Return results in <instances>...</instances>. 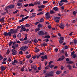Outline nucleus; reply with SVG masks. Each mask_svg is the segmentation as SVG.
<instances>
[{
    "instance_id": "nucleus-1",
    "label": "nucleus",
    "mask_w": 77,
    "mask_h": 77,
    "mask_svg": "<svg viewBox=\"0 0 77 77\" xmlns=\"http://www.w3.org/2000/svg\"><path fill=\"white\" fill-rule=\"evenodd\" d=\"M53 73H54V72L53 71H51L49 73H47L45 74V77H50V76H53Z\"/></svg>"
},
{
    "instance_id": "nucleus-2",
    "label": "nucleus",
    "mask_w": 77,
    "mask_h": 77,
    "mask_svg": "<svg viewBox=\"0 0 77 77\" xmlns=\"http://www.w3.org/2000/svg\"><path fill=\"white\" fill-rule=\"evenodd\" d=\"M28 48L27 46H24L20 48V50L21 51H26Z\"/></svg>"
},
{
    "instance_id": "nucleus-3",
    "label": "nucleus",
    "mask_w": 77,
    "mask_h": 77,
    "mask_svg": "<svg viewBox=\"0 0 77 77\" xmlns=\"http://www.w3.org/2000/svg\"><path fill=\"white\" fill-rule=\"evenodd\" d=\"M17 31H18L17 29H11L10 30V32H11V34H13V33H16Z\"/></svg>"
},
{
    "instance_id": "nucleus-4",
    "label": "nucleus",
    "mask_w": 77,
    "mask_h": 77,
    "mask_svg": "<svg viewBox=\"0 0 77 77\" xmlns=\"http://www.w3.org/2000/svg\"><path fill=\"white\" fill-rule=\"evenodd\" d=\"M31 68H33L34 70H36V68H37L36 65H33V64H32L31 66Z\"/></svg>"
},
{
    "instance_id": "nucleus-5",
    "label": "nucleus",
    "mask_w": 77,
    "mask_h": 77,
    "mask_svg": "<svg viewBox=\"0 0 77 77\" xmlns=\"http://www.w3.org/2000/svg\"><path fill=\"white\" fill-rule=\"evenodd\" d=\"M20 28H21V29L23 30V31H25L26 30V29L25 28V26L23 25L20 26Z\"/></svg>"
},
{
    "instance_id": "nucleus-6",
    "label": "nucleus",
    "mask_w": 77,
    "mask_h": 77,
    "mask_svg": "<svg viewBox=\"0 0 77 77\" xmlns=\"http://www.w3.org/2000/svg\"><path fill=\"white\" fill-rule=\"evenodd\" d=\"M59 27L61 28V29H64V27H65V25L64 24H63L62 23H61L60 24V25L59 26Z\"/></svg>"
},
{
    "instance_id": "nucleus-7",
    "label": "nucleus",
    "mask_w": 77,
    "mask_h": 77,
    "mask_svg": "<svg viewBox=\"0 0 77 77\" xmlns=\"http://www.w3.org/2000/svg\"><path fill=\"white\" fill-rule=\"evenodd\" d=\"M38 35H40V36H43L44 35V32L42 31H40L38 33Z\"/></svg>"
},
{
    "instance_id": "nucleus-8",
    "label": "nucleus",
    "mask_w": 77,
    "mask_h": 77,
    "mask_svg": "<svg viewBox=\"0 0 77 77\" xmlns=\"http://www.w3.org/2000/svg\"><path fill=\"white\" fill-rule=\"evenodd\" d=\"M11 63L13 65H16L17 63H18V61L17 60H14V61H12Z\"/></svg>"
},
{
    "instance_id": "nucleus-9",
    "label": "nucleus",
    "mask_w": 77,
    "mask_h": 77,
    "mask_svg": "<svg viewBox=\"0 0 77 77\" xmlns=\"http://www.w3.org/2000/svg\"><path fill=\"white\" fill-rule=\"evenodd\" d=\"M1 70L2 71H5V69H6V67L4 66H2L1 67Z\"/></svg>"
},
{
    "instance_id": "nucleus-10",
    "label": "nucleus",
    "mask_w": 77,
    "mask_h": 77,
    "mask_svg": "<svg viewBox=\"0 0 77 77\" xmlns=\"http://www.w3.org/2000/svg\"><path fill=\"white\" fill-rule=\"evenodd\" d=\"M17 5L18 6H22V3H21L20 2H17Z\"/></svg>"
},
{
    "instance_id": "nucleus-11",
    "label": "nucleus",
    "mask_w": 77,
    "mask_h": 77,
    "mask_svg": "<svg viewBox=\"0 0 77 77\" xmlns=\"http://www.w3.org/2000/svg\"><path fill=\"white\" fill-rule=\"evenodd\" d=\"M67 67L69 68V70H71L72 69V67L70 65H68Z\"/></svg>"
},
{
    "instance_id": "nucleus-12",
    "label": "nucleus",
    "mask_w": 77,
    "mask_h": 77,
    "mask_svg": "<svg viewBox=\"0 0 77 77\" xmlns=\"http://www.w3.org/2000/svg\"><path fill=\"white\" fill-rule=\"evenodd\" d=\"M18 53V52L17 51H15L12 53V54L13 55H16Z\"/></svg>"
},
{
    "instance_id": "nucleus-13",
    "label": "nucleus",
    "mask_w": 77,
    "mask_h": 77,
    "mask_svg": "<svg viewBox=\"0 0 77 77\" xmlns=\"http://www.w3.org/2000/svg\"><path fill=\"white\" fill-rule=\"evenodd\" d=\"M3 35L4 36H8V33L7 32H5L4 33Z\"/></svg>"
},
{
    "instance_id": "nucleus-14",
    "label": "nucleus",
    "mask_w": 77,
    "mask_h": 77,
    "mask_svg": "<svg viewBox=\"0 0 77 77\" xmlns=\"http://www.w3.org/2000/svg\"><path fill=\"white\" fill-rule=\"evenodd\" d=\"M10 9H13L15 7L14 5H10Z\"/></svg>"
},
{
    "instance_id": "nucleus-15",
    "label": "nucleus",
    "mask_w": 77,
    "mask_h": 77,
    "mask_svg": "<svg viewBox=\"0 0 77 77\" xmlns=\"http://www.w3.org/2000/svg\"><path fill=\"white\" fill-rule=\"evenodd\" d=\"M53 9L54 11H58V8H57V7H55L53 8Z\"/></svg>"
},
{
    "instance_id": "nucleus-16",
    "label": "nucleus",
    "mask_w": 77,
    "mask_h": 77,
    "mask_svg": "<svg viewBox=\"0 0 77 77\" xmlns=\"http://www.w3.org/2000/svg\"><path fill=\"white\" fill-rule=\"evenodd\" d=\"M50 66L48 65L47 66L45 67V69H48L50 68Z\"/></svg>"
},
{
    "instance_id": "nucleus-17",
    "label": "nucleus",
    "mask_w": 77,
    "mask_h": 77,
    "mask_svg": "<svg viewBox=\"0 0 77 77\" xmlns=\"http://www.w3.org/2000/svg\"><path fill=\"white\" fill-rule=\"evenodd\" d=\"M42 26H43V25L42 24H39L38 25V28H41L42 27Z\"/></svg>"
},
{
    "instance_id": "nucleus-18",
    "label": "nucleus",
    "mask_w": 77,
    "mask_h": 77,
    "mask_svg": "<svg viewBox=\"0 0 77 77\" xmlns=\"http://www.w3.org/2000/svg\"><path fill=\"white\" fill-rule=\"evenodd\" d=\"M68 2L67 0H62L60 1V2H65L66 3H67Z\"/></svg>"
},
{
    "instance_id": "nucleus-19",
    "label": "nucleus",
    "mask_w": 77,
    "mask_h": 77,
    "mask_svg": "<svg viewBox=\"0 0 77 77\" xmlns=\"http://www.w3.org/2000/svg\"><path fill=\"white\" fill-rule=\"evenodd\" d=\"M39 8H45V5H42L40 6L39 7Z\"/></svg>"
},
{
    "instance_id": "nucleus-20",
    "label": "nucleus",
    "mask_w": 77,
    "mask_h": 77,
    "mask_svg": "<svg viewBox=\"0 0 77 77\" xmlns=\"http://www.w3.org/2000/svg\"><path fill=\"white\" fill-rule=\"evenodd\" d=\"M49 13L51 14H54V12L52 10H51L49 11Z\"/></svg>"
},
{
    "instance_id": "nucleus-21",
    "label": "nucleus",
    "mask_w": 77,
    "mask_h": 77,
    "mask_svg": "<svg viewBox=\"0 0 77 77\" xmlns=\"http://www.w3.org/2000/svg\"><path fill=\"white\" fill-rule=\"evenodd\" d=\"M60 41H63L64 40V38L63 37H61L60 38Z\"/></svg>"
},
{
    "instance_id": "nucleus-22",
    "label": "nucleus",
    "mask_w": 77,
    "mask_h": 77,
    "mask_svg": "<svg viewBox=\"0 0 77 77\" xmlns=\"http://www.w3.org/2000/svg\"><path fill=\"white\" fill-rule=\"evenodd\" d=\"M12 44H13V42H10L8 43V45H9V46H11Z\"/></svg>"
},
{
    "instance_id": "nucleus-23",
    "label": "nucleus",
    "mask_w": 77,
    "mask_h": 77,
    "mask_svg": "<svg viewBox=\"0 0 77 77\" xmlns=\"http://www.w3.org/2000/svg\"><path fill=\"white\" fill-rule=\"evenodd\" d=\"M60 73H61L60 72V71H57L56 72V74H57V75H59V74H60Z\"/></svg>"
},
{
    "instance_id": "nucleus-24",
    "label": "nucleus",
    "mask_w": 77,
    "mask_h": 77,
    "mask_svg": "<svg viewBox=\"0 0 77 77\" xmlns=\"http://www.w3.org/2000/svg\"><path fill=\"white\" fill-rule=\"evenodd\" d=\"M63 3H64L63 2H60V3H59V6H62L63 5Z\"/></svg>"
},
{
    "instance_id": "nucleus-25",
    "label": "nucleus",
    "mask_w": 77,
    "mask_h": 77,
    "mask_svg": "<svg viewBox=\"0 0 77 77\" xmlns=\"http://www.w3.org/2000/svg\"><path fill=\"white\" fill-rule=\"evenodd\" d=\"M40 30V29L39 28H37L35 29V32H37L38 31H39V30Z\"/></svg>"
},
{
    "instance_id": "nucleus-26",
    "label": "nucleus",
    "mask_w": 77,
    "mask_h": 77,
    "mask_svg": "<svg viewBox=\"0 0 77 77\" xmlns=\"http://www.w3.org/2000/svg\"><path fill=\"white\" fill-rule=\"evenodd\" d=\"M60 18V17H55V19L54 20H59Z\"/></svg>"
},
{
    "instance_id": "nucleus-27",
    "label": "nucleus",
    "mask_w": 77,
    "mask_h": 77,
    "mask_svg": "<svg viewBox=\"0 0 77 77\" xmlns=\"http://www.w3.org/2000/svg\"><path fill=\"white\" fill-rule=\"evenodd\" d=\"M4 21H5V20H4V19H0V22H1V23H3Z\"/></svg>"
},
{
    "instance_id": "nucleus-28",
    "label": "nucleus",
    "mask_w": 77,
    "mask_h": 77,
    "mask_svg": "<svg viewBox=\"0 0 77 77\" xmlns=\"http://www.w3.org/2000/svg\"><path fill=\"white\" fill-rule=\"evenodd\" d=\"M21 70L22 71H24V66H23L21 69Z\"/></svg>"
},
{
    "instance_id": "nucleus-29",
    "label": "nucleus",
    "mask_w": 77,
    "mask_h": 77,
    "mask_svg": "<svg viewBox=\"0 0 77 77\" xmlns=\"http://www.w3.org/2000/svg\"><path fill=\"white\" fill-rule=\"evenodd\" d=\"M43 46V47H45L46 45H47V44H44V43H42L41 44Z\"/></svg>"
},
{
    "instance_id": "nucleus-30",
    "label": "nucleus",
    "mask_w": 77,
    "mask_h": 77,
    "mask_svg": "<svg viewBox=\"0 0 77 77\" xmlns=\"http://www.w3.org/2000/svg\"><path fill=\"white\" fill-rule=\"evenodd\" d=\"M50 36L49 35H46L45 37V38H50Z\"/></svg>"
},
{
    "instance_id": "nucleus-31",
    "label": "nucleus",
    "mask_w": 77,
    "mask_h": 77,
    "mask_svg": "<svg viewBox=\"0 0 77 77\" xmlns=\"http://www.w3.org/2000/svg\"><path fill=\"white\" fill-rule=\"evenodd\" d=\"M10 8V5H9L7 7H6L5 8V9L6 10L7 9H9Z\"/></svg>"
},
{
    "instance_id": "nucleus-32",
    "label": "nucleus",
    "mask_w": 77,
    "mask_h": 77,
    "mask_svg": "<svg viewBox=\"0 0 77 77\" xmlns=\"http://www.w3.org/2000/svg\"><path fill=\"white\" fill-rule=\"evenodd\" d=\"M29 6H34V4H33L31 3L29 5Z\"/></svg>"
},
{
    "instance_id": "nucleus-33",
    "label": "nucleus",
    "mask_w": 77,
    "mask_h": 77,
    "mask_svg": "<svg viewBox=\"0 0 77 77\" xmlns=\"http://www.w3.org/2000/svg\"><path fill=\"white\" fill-rule=\"evenodd\" d=\"M44 21V19L43 18L41 19L40 20V22H41V23L42 22H43Z\"/></svg>"
},
{
    "instance_id": "nucleus-34",
    "label": "nucleus",
    "mask_w": 77,
    "mask_h": 77,
    "mask_svg": "<svg viewBox=\"0 0 77 77\" xmlns=\"http://www.w3.org/2000/svg\"><path fill=\"white\" fill-rule=\"evenodd\" d=\"M61 59L62 60H63L64 59H65V56L63 55H62L61 56Z\"/></svg>"
},
{
    "instance_id": "nucleus-35",
    "label": "nucleus",
    "mask_w": 77,
    "mask_h": 77,
    "mask_svg": "<svg viewBox=\"0 0 77 77\" xmlns=\"http://www.w3.org/2000/svg\"><path fill=\"white\" fill-rule=\"evenodd\" d=\"M73 43H74V44H77V40H74Z\"/></svg>"
},
{
    "instance_id": "nucleus-36",
    "label": "nucleus",
    "mask_w": 77,
    "mask_h": 77,
    "mask_svg": "<svg viewBox=\"0 0 77 77\" xmlns=\"http://www.w3.org/2000/svg\"><path fill=\"white\" fill-rule=\"evenodd\" d=\"M43 14V12H40L37 14V15H42Z\"/></svg>"
},
{
    "instance_id": "nucleus-37",
    "label": "nucleus",
    "mask_w": 77,
    "mask_h": 77,
    "mask_svg": "<svg viewBox=\"0 0 77 77\" xmlns=\"http://www.w3.org/2000/svg\"><path fill=\"white\" fill-rule=\"evenodd\" d=\"M76 14H77V12L75 11H74L73 13V14L74 15H76Z\"/></svg>"
},
{
    "instance_id": "nucleus-38",
    "label": "nucleus",
    "mask_w": 77,
    "mask_h": 77,
    "mask_svg": "<svg viewBox=\"0 0 77 77\" xmlns=\"http://www.w3.org/2000/svg\"><path fill=\"white\" fill-rule=\"evenodd\" d=\"M21 34L19 33V34H18V35H17V37L18 38H20V37H21Z\"/></svg>"
},
{
    "instance_id": "nucleus-39",
    "label": "nucleus",
    "mask_w": 77,
    "mask_h": 77,
    "mask_svg": "<svg viewBox=\"0 0 77 77\" xmlns=\"http://www.w3.org/2000/svg\"><path fill=\"white\" fill-rule=\"evenodd\" d=\"M62 60V58H59L58 60H57V61L58 62H60L61 61V60Z\"/></svg>"
},
{
    "instance_id": "nucleus-40",
    "label": "nucleus",
    "mask_w": 77,
    "mask_h": 77,
    "mask_svg": "<svg viewBox=\"0 0 77 77\" xmlns=\"http://www.w3.org/2000/svg\"><path fill=\"white\" fill-rule=\"evenodd\" d=\"M8 35L9 36H11V32H9L8 33Z\"/></svg>"
},
{
    "instance_id": "nucleus-41",
    "label": "nucleus",
    "mask_w": 77,
    "mask_h": 77,
    "mask_svg": "<svg viewBox=\"0 0 77 77\" xmlns=\"http://www.w3.org/2000/svg\"><path fill=\"white\" fill-rule=\"evenodd\" d=\"M48 3V1H44L43 2V4H45V3Z\"/></svg>"
},
{
    "instance_id": "nucleus-42",
    "label": "nucleus",
    "mask_w": 77,
    "mask_h": 77,
    "mask_svg": "<svg viewBox=\"0 0 77 77\" xmlns=\"http://www.w3.org/2000/svg\"><path fill=\"white\" fill-rule=\"evenodd\" d=\"M54 21L56 23H59V20H56L54 19Z\"/></svg>"
},
{
    "instance_id": "nucleus-43",
    "label": "nucleus",
    "mask_w": 77,
    "mask_h": 77,
    "mask_svg": "<svg viewBox=\"0 0 77 77\" xmlns=\"http://www.w3.org/2000/svg\"><path fill=\"white\" fill-rule=\"evenodd\" d=\"M63 42V41L62 40H60L59 41V43L60 44H62V43Z\"/></svg>"
},
{
    "instance_id": "nucleus-44",
    "label": "nucleus",
    "mask_w": 77,
    "mask_h": 77,
    "mask_svg": "<svg viewBox=\"0 0 77 77\" xmlns=\"http://www.w3.org/2000/svg\"><path fill=\"white\" fill-rule=\"evenodd\" d=\"M74 63V62L72 61H70L67 62V63H70V64H72V63Z\"/></svg>"
},
{
    "instance_id": "nucleus-45",
    "label": "nucleus",
    "mask_w": 77,
    "mask_h": 77,
    "mask_svg": "<svg viewBox=\"0 0 77 77\" xmlns=\"http://www.w3.org/2000/svg\"><path fill=\"white\" fill-rule=\"evenodd\" d=\"M44 58L45 59H47V58H48L47 55H46L44 56Z\"/></svg>"
},
{
    "instance_id": "nucleus-46",
    "label": "nucleus",
    "mask_w": 77,
    "mask_h": 77,
    "mask_svg": "<svg viewBox=\"0 0 77 77\" xmlns=\"http://www.w3.org/2000/svg\"><path fill=\"white\" fill-rule=\"evenodd\" d=\"M72 56H72L73 58H75V57H76V55H75V54H73Z\"/></svg>"
},
{
    "instance_id": "nucleus-47",
    "label": "nucleus",
    "mask_w": 77,
    "mask_h": 77,
    "mask_svg": "<svg viewBox=\"0 0 77 77\" xmlns=\"http://www.w3.org/2000/svg\"><path fill=\"white\" fill-rule=\"evenodd\" d=\"M50 15V13L49 12L45 14V15L46 16H48V15Z\"/></svg>"
},
{
    "instance_id": "nucleus-48",
    "label": "nucleus",
    "mask_w": 77,
    "mask_h": 77,
    "mask_svg": "<svg viewBox=\"0 0 77 77\" xmlns=\"http://www.w3.org/2000/svg\"><path fill=\"white\" fill-rule=\"evenodd\" d=\"M3 59V58L2 56L0 55V60H2Z\"/></svg>"
},
{
    "instance_id": "nucleus-49",
    "label": "nucleus",
    "mask_w": 77,
    "mask_h": 77,
    "mask_svg": "<svg viewBox=\"0 0 77 77\" xmlns=\"http://www.w3.org/2000/svg\"><path fill=\"white\" fill-rule=\"evenodd\" d=\"M31 57V55H28L26 56V58H27L28 59V58H29L30 57Z\"/></svg>"
},
{
    "instance_id": "nucleus-50",
    "label": "nucleus",
    "mask_w": 77,
    "mask_h": 77,
    "mask_svg": "<svg viewBox=\"0 0 77 77\" xmlns=\"http://www.w3.org/2000/svg\"><path fill=\"white\" fill-rule=\"evenodd\" d=\"M37 4H38V5H41V2L39 1L37 2Z\"/></svg>"
},
{
    "instance_id": "nucleus-51",
    "label": "nucleus",
    "mask_w": 77,
    "mask_h": 77,
    "mask_svg": "<svg viewBox=\"0 0 77 77\" xmlns=\"http://www.w3.org/2000/svg\"><path fill=\"white\" fill-rule=\"evenodd\" d=\"M12 48H13V49H15V48H16L15 46L14 45H12Z\"/></svg>"
},
{
    "instance_id": "nucleus-52",
    "label": "nucleus",
    "mask_w": 77,
    "mask_h": 77,
    "mask_svg": "<svg viewBox=\"0 0 77 77\" xmlns=\"http://www.w3.org/2000/svg\"><path fill=\"white\" fill-rule=\"evenodd\" d=\"M13 36L14 39H15L16 38V35L15 34H14L13 35Z\"/></svg>"
},
{
    "instance_id": "nucleus-53",
    "label": "nucleus",
    "mask_w": 77,
    "mask_h": 77,
    "mask_svg": "<svg viewBox=\"0 0 77 77\" xmlns=\"http://www.w3.org/2000/svg\"><path fill=\"white\" fill-rule=\"evenodd\" d=\"M23 53L22 51H20L19 52V54H23Z\"/></svg>"
},
{
    "instance_id": "nucleus-54",
    "label": "nucleus",
    "mask_w": 77,
    "mask_h": 77,
    "mask_svg": "<svg viewBox=\"0 0 77 77\" xmlns=\"http://www.w3.org/2000/svg\"><path fill=\"white\" fill-rule=\"evenodd\" d=\"M24 43L25 44H28V43H29V41H26V42H25Z\"/></svg>"
},
{
    "instance_id": "nucleus-55",
    "label": "nucleus",
    "mask_w": 77,
    "mask_h": 77,
    "mask_svg": "<svg viewBox=\"0 0 77 77\" xmlns=\"http://www.w3.org/2000/svg\"><path fill=\"white\" fill-rule=\"evenodd\" d=\"M30 26V25L29 24H26L25 25V27H29Z\"/></svg>"
},
{
    "instance_id": "nucleus-56",
    "label": "nucleus",
    "mask_w": 77,
    "mask_h": 77,
    "mask_svg": "<svg viewBox=\"0 0 77 77\" xmlns=\"http://www.w3.org/2000/svg\"><path fill=\"white\" fill-rule=\"evenodd\" d=\"M34 41L35 43H36L38 42V40L36 39H34Z\"/></svg>"
},
{
    "instance_id": "nucleus-57",
    "label": "nucleus",
    "mask_w": 77,
    "mask_h": 77,
    "mask_svg": "<svg viewBox=\"0 0 77 77\" xmlns=\"http://www.w3.org/2000/svg\"><path fill=\"white\" fill-rule=\"evenodd\" d=\"M10 53V51H9V50L8 49L7 50V54H9Z\"/></svg>"
},
{
    "instance_id": "nucleus-58",
    "label": "nucleus",
    "mask_w": 77,
    "mask_h": 77,
    "mask_svg": "<svg viewBox=\"0 0 77 77\" xmlns=\"http://www.w3.org/2000/svg\"><path fill=\"white\" fill-rule=\"evenodd\" d=\"M7 60V58L5 57L3 59V61H6Z\"/></svg>"
},
{
    "instance_id": "nucleus-59",
    "label": "nucleus",
    "mask_w": 77,
    "mask_h": 77,
    "mask_svg": "<svg viewBox=\"0 0 77 77\" xmlns=\"http://www.w3.org/2000/svg\"><path fill=\"white\" fill-rule=\"evenodd\" d=\"M35 16H36V15H32L29 18H34V17H35Z\"/></svg>"
},
{
    "instance_id": "nucleus-60",
    "label": "nucleus",
    "mask_w": 77,
    "mask_h": 77,
    "mask_svg": "<svg viewBox=\"0 0 77 77\" xmlns=\"http://www.w3.org/2000/svg\"><path fill=\"white\" fill-rule=\"evenodd\" d=\"M11 60H12V59L9 58L8 59V62H11Z\"/></svg>"
},
{
    "instance_id": "nucleus-61",
    "label": "nucleus",
    "mask_w": 77,
    "mask_h": 77,
    "mask_svg": "<svg viewBox=\"0 0 77 77\" xmlns=\"http://www.w3.org/2000/svg\"><path fill=\"white\" fill-rule=\"evenodd\" d=\"M18 12V10H16L15 12L13 13V14H16V13H17Z\"/></svg>"
},
{
    "instance_id": "nucleus-62",
    "label": "nucleus",
    "mask_w": 77,
    "mask_h": 77,
    "mask_svg": "<svg viewBox=\"0 0 77 77\" xmlns=\"http://www.w3.org/2000/svg\"><path fill=\"white\" fill-rule=\"evenodd\" d=\"M15 47H18V44H15Z\"/></svg>"
},
{
    "instance_id": "nucleus-63",
    "label": "nucleus",
    "mask_w": 77,
    "mask_h": 77,
    "mask_svg": "<svg viewBox=\"0 0 77 77\" xmlns=\"http://www.w3.org/2000/svg\"><path fill=\"white\" fill-rule=\"evenodd\" d=\"M16 51V50L15 49H12L11 51L13 53V52H15V51Z\"/></svg>"
},
{
    "instance_id": "nucleus-64",
    "label": "nucleus",
    "mask_w": 77,
    "mask_h": 77,
    "mask_svg": "<svg viewBox=\"0 0 77 77\" xmlns=\"http://www.w3.org/2000/svg\"><path fill=\"white\" fill-rule=\"evenodd\" d=\"M54 65H51L50 66V67L51 68H53V67H54Z\"/></svg>"
}]
</instances>
